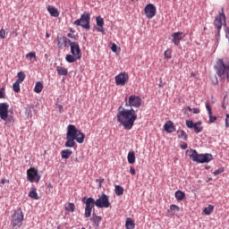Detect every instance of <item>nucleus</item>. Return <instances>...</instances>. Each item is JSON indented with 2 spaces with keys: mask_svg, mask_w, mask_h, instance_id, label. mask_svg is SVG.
<instances>
[{
  "mask_svg": "<svg viewBox=\"0 0 229 229\" xmlns=\"http://www.w3.org/2000/svg\"><path fill=\"white\" fill-rule=\"evenodd\" d=\"M125 106H130L131 109L120 106L116 118L124 130H131L137 121V112L134 108L142 106V98L137 95H131L129 98H125Z\"/></svg>",
  "mask_w": 229,
  "mask_h": 229,
  "instance_id": "1",
  "label": "nucleus"
},
{
  "mask_svg": "<svg viewBox=\"0 0 229 229\" xmlns=\"http://www.w3.org/2000/svg\"><path fill=\"white\" fill-rule=\"evenodd\" d=\"M76 142H78V144H83V142H85V134L78 130L75 125L69 124L67 126L64 146L65 148H74Z\"/></svg>",
  "mask_w": 229,
  "mask_h": 229,
  "instance_id": "2",
  "label": "nucleus"
},
{
  "mask_svg": "<svg viewBox=\"0 0 229 229\" xmlns=\"http://www.w3.org/2000/svg\"><path fill=\"white\" fill-rule=\"evenodd\" d=\"M24 223V213L22 209H16L11 216V227L12 229H19Z\"/></svg>",
  "mask_w": 229,
  "mask_h": 229,
  "instance_id": "3",
  "label": "nucleus"
},
{
  "mask_svg": "<svg viewBox=\"0 0 229 229\" xmlns=\"http://www.w3.org/2000/svg\"><path fill=\"white\" fill-rule=\"evenodd\" d=\"M215 69L219 78H221L222 80H225V78H226L227 81H229V64H225L223 60L219 59L216 62Z\"/></svg>",
  "mask_w": 229,
  "mask_h": 229,
  "instance_id": "4",
  "label": "nucleus"
},
{
  "mask_svg": "<svg viewBox=\"0 0 229 229\" xmlns=\"http://www.w3.org/2000/svg\"><path fill=\"white\" fill-rule=\"evenodd\" d=\"M190 158L193 162H197L198 164H208L212 160V155L210 154H198L196 150H191Z\"/></svg>",
  "mask_w": 229,
  "mask_h": 229,
  "instance_id": "5",
  "label": "nucleus"
},
{
  "mask_svg": "<svg viewBox=\"0 0 229 229\" xmlns=\"http://www.w3.org/2000/svg\"><path fill=\"white\" fill-rule=\"evenodd\" d=\"M8 108H10V105L0 103V119L5 121L6 124H13L15 118L12 115H8Z\"/></svg>",
  "mask_w": 229,
  "mask_h": 229,
  "instance_id": "6",
  "label": "nucleus"
},
{
  "mask_svg": "<svg viewBox=\"0 0 229 229\" xmlns=\"http://www.w3.org/2000/svg\"><path fill=\"white\" fill-rule=\"evenodd\" d=\"M81 201L85 205L84 217L89 218L92 216V210H94V207H96V199L92 197L88 199L87 197H84Z\"/></svg>",
  "mask_w": 229,
  "mask_h": 229,
  "instance_id": "7",
  "label": "nucleus"
},
{
  "mask_svg": "<svg viewBox=\"0 0 229 229\" xmlns=\"http://www.w3.org/2000/svg\"><path fill=\"white\" fill-rule=\"evenodd\" d=\"M73 24L75 26H81L84 30H90V13L84 12L80 19H77Z\"/></svg>",
  "mask_w": 229,
  "mask_h": 229,
  "instance_id": "8",
  "label": "nucleus"
},
{
  "mask_svg": "<svg viewBox=\"0 0 229 229\" xmlns=\"http://www.w3.org/2000/svg\"><path fill=\"white\" fill-rule=\"evenodd\" d=\"M40 178L42 177L38 174V169L30 167L27 170V180L30 182V183H38Z\"/></svg>",
  "mask_w": 229,
  "mask_h": 229,
  "instance_id": "9",
  "label": "nucleus"
},
{
  "mask_svg": "<svg viewBox=\"0 0 229 229\" xmlns=\"http://www.w3.org/2000/svg\"><path fill=\"white\" fill-rule=\"evenodd\" d=\"M223 22L225 25L226 24V15L225 14V8L222 7L221 12L219 13V15L216 17L214 21V26L217 30V33L221 31V28H223Z\"/></svg>",
  "mask_w": 229,
  "mask_h": 229,
  "instance_id": "10",
  "label": "nucleus"
},
{
  "mask_svg": "<svg viewBox=\"0 0 229 229\" xmlns=\"http://www.w3.org/2000/svg\"><path fill=\"white\" fill-rule=\"evenodd\" d=\"M110 205V198L105 193H102V195L95 200V206H97L98 208H108Z\"/></svg>",
  "mask_w": 229,
  "mask_h": 229,
  "instance_id": "11",
  "label": "nucleus"
},
{
  "mask_svg": "<svg viewBox=\"0 0 229 229\" xmlns=\"http://www.w3.org/2000/svg\"><path fill=\"white\" fill-rule=\"evenodd\" d=\"M114 80L116 85H121V87H124V85L128 83L130 76L126 72H120L118 75L115 76Z\"/></svg>",
  "mask_w": 229,
  "mask_h": 229,
  "instance_id": "12",
  "label": "nucleus"
},
{
  "mask_svg": "<svg viewBox=\"0 0 229 229\" xmlns=\"http://www.w3.org/2000/svg\"><path fill=\"white\" fill-rule=\"evenodd\" d=\"M145 15L148 19H153L157 15V7L153 4H148L144 9Z\"/></svg>",
  "mask_w": 229,
  "mask_h": 229,
  "instance_id": "13",
  "label": "nucleus"
},
{
  "mask_svg": "<svg viewBox=\"0 0 229 229\" xmlns=\"http://www.w3.org/2000/svg\"><path fill=\"white\" fill-rule=\"evenodd\" d=\"M70 51L76 58H81V49L80 48V44H78V42H72L71 44Z\"/></svg>",
  "mask_w": 229,
  "mask_h": 229,
  "instance_id": "14",
  "label": "nucleus"
},
{
  "mask_svg": "<svg viewBox=\"0 0 229 229\" xmlns=\"http://www.w3.org/2000/svg\"><path fill=\"white\" fill-rule=\"evenodd\" d=\"M71 44H72V42L66 37H57L58 47H63L64 46V47H69V46L71 47Z\"/></svg>",
  "mask_w": 229,
  "mask_h": 229,
  "instance_id": "15",
  "label": "nucleus"
},
{
  "mask_svg": "<svg viewBox=\"0 0 229 229\" xmlns=\"http://www.w3.org/2000/svg\"><path fill=\"white\" fill-rule=\"evenodd\" d=\"M172 38V42H174V46H180V42L183 40V32H174Z\"/></svg>",
  "mask_w": 229,
  "mask_h": 229,
  "instance_id": "16",
  "label": "nucleus"
},
{
  "mask_svg": "<svg viewBox=\"0 0 229 229\" xmlns=\"http://www.w3.org/2000/svg\"><path fill=\"white\" fill-rule=\"evenodd\" d=\"M90 221L93 222V226H95L96 228H99V225H101V221H103V217L96 215V212H93Z\"/></svg>",
  "mask_w": 229,
  "mask_h": 229,
  "instance_id": "17",
  "label": "nucleus"
},
{
  "mask_svg": "<svg viewBox=\"0 0 229 229\" xmlns=\"http://www.w3.org/2000/svg\"><path fill=\"white\" fill-rule=\"evenodd\" d=\"M96 21L98 26L97 31H98L99 33H105V30L103 29V26H105V20L100 16H98L96 18Z\"/></svg>",
  "mask_w": 229,
  "mask_h": 229,
  "instance_id": "18",
  "label": "nucleus"
},
{
  "mask_svg": "<svg viewBox=\"0 0 229 229\" xmlns=\"http://www.w3.org/2000/svg\"><path fill=\"white\" fill-rule=\"evenodd\" d=\"M165 131L167 133H173V131H176V127H174V123L172 121H167L164 125Z\"/></svg>",
  "mask_w": 229,
  "mask_h": 229,
  "instance_id": "19",
  "label": "nucleus"
},
{
  "mask_svg": "<svg viewBox=\"0 0 229 229\" xmlns=\"http://www.w3.org/2000/svg\"><path fill=\"white\" fill-rule=\"evenodd\" d=\"M47 10L52 17H60V13L58 12V9H56V7L53 5H47Z\"/></svg>",
  "mask_w": 229,
  "mask_h": 229,
  "instance_id": "20",
  "label": "nucleus"
},
{
  "mask_svg": "<svg viewBox=\"0 0 229 229\" xmlns=\"http://www.w3.org/2000/svg\"><path fill=\"white\" fill-rule=\"evenodd\" d=\"M126 229H135V220L133 218L128 217L125 221Z\"/></svg>",
  "mask_w": 229,
  "mask_h": 229,
  "instance_id": "21",
  "label": "nucleus"
},
{
  "mask_svg": "<svg viewBox=\"0 0 229 229\" xmlns=\"http://www.w3.org/2000/svg\"><path fill=\"white\" fill-rule=\"evenodd\" d=\"M56 72H57V74H59V76H67L68 74L67 68L62 67V66H57Z\"/></svg>",
  "mask_w": 229,
  "mask_h": 229,
  "instance_id": "22",
  "label": "nucleus"
},
{
  "mask_svg": "<svg viewBox=\"0 0 229 229\" xmlns=\"http://www.w3.org/2000/svg\"><path fill=\"white\" fill-rule=\"evenodd\" d=\"M29 198L31 199H39L38 193H37V188H31L30 191L29 192Z\"/></svg>",
  "mask_w": 229,
  "mask_h": 229,
  "instance_id": "23",
  "label": "nucleus"
},
{
  "mask_svg": "<svg viewBox=\"0 0 229 229\" xmlns=\"http://www.w3.org/2000/svg\"><path fill=\"white\" fill-rule=\"evenodd\" d=\"M175 198L177 201H183L185 199V192L182 191H175Z\"/></svg>",
  "mask_w": 229,
  "mask_h": 229,
  "instance_id": "24",
  "label": "nucleus"
},
{
  "mask_svg": "<svg viewBox=\"0 0 229 229\" xmlns=\"http://www.w3.org/2000/svg\"><path fill=\"white\" fill-rule=\"evenodd\" d=\"M43 89H44V85L42 84V82L38 81L35 84L34 92H36V94H40Z\"/></svg>",
  "mask_w": 229,
  "mask_h": 229,
  "instance_id": "25",
  "label": "nucleus"
},
{
  "mask_svg": "<svg viewBox=\"0 0 229 229\" xmlns=\"http://www.w3.org/2000/svg\"><path fill=\"white\" fill-rule=\"evenodd\" d=\"M71 155H72V151L69 149L62 150L61 152L62 158H65L66 160L71 157Z\"/></svg>",
  "mask_w": 229,
  "mask_h": 229,
  "instance_id": "26",
  "label": "nucleus"
},
{
  "mask_svg": "<svg viewBox=\"0 0 229 229\" xmlns=\"http://www.w3.org/2000/svg\"><path fill=\"white\" fill-rule=\"evenodd\" d=\"M127 160L129 164H135V152H129L127 156Z\"/></svg>",
  "mask_w": 229,
  "mask_h": 229,
  "instance_id": "27",
  "label": "nucleus"
},
{
  "mask_svg": "<svg viewBox=\"0 0 229 229\" xmlns=\"http://www.w3.org/2000/svg\"><path fill=\"white\" fill-rule=\"evenodd\" d=\"M81 58H78L76 56H74L73 55H67L65 57L66 62H68L69 64H74V62H76V60H80Z\"/></svg>",
  "mask_w": 229,
  "mask_h": 229,
  "instance_id": "28",
  "label": "nucleus"
},
{
  "mask_svg": "<svg viewBox=\"0 0 229 229\" xmlns=\"http://www.w3.org/2000/svg\"><path fill=\"white\" fill-rule=\"evenodd\" d=\"M193 129L196 133H201V131H203V127H201V122H197L193 125Z\"/></svg>",
  "mask_w": 229,
  "mask_h": 229,
  "instance_id": "29",
  "label": "nucleus"
},
{
  "mask_svg": "<svg viewBox=\"0 0 229 229\" xmlns=\"http://www.w3.org/2000/svg\"><path fill=\"white\" fill-rule=\"evenodd\" d=\"M18 79L16 80V81L22 83V81H24V80H26V74L24 73V72H19L17 73Z\"/></svg>",
  "mask_w": 229,
  "mask_h": 229,
  "instance_id": "30",
  "label": "nucleus"
},
{
  "mask_svg": "<svg viewBox=\"0 0 229 229\" xmlns=\"http://www.w3.org/2000/svg\"><path fill=\"white\" fill-rule=\"evenodd\" d=\"M203 212L206 214V216H210V214L214 212V206L208 205V207L204 208Z\"/></svg>",
  "mask_w": 229,
  "mask_h": 229,
  "instance_id": "31",
  "label": "nucleus"
},
{
  "mask_svg": "<svg viewBox=\"0 0 229 229\" xmlns=\"http://www.w3.org/2000/svg\"><path fill=\"white\" fill-rule=\"evenodd\" d=\"M115 194L116 196H123V194H124V188L116 185L115 186Z\"/></svg>",
  "mask_w": 229,
  "mask_h": 229,
  "instance_id": "32",
  "label": "nucleus"
},
{
  "mask_svg": "<svg viewBox=\"0 0 229 229\" xmlns=\"http://www.w3.org/2000/svg\"><path fill=\"white\" fill-rule=\"evenodd\" d=\"M13 90L16 93L18 92H21V82L19 81H15L13 84Z\"/></svg>",
  "mask_w": 229,
  "mask_h": 229,
  "instance_id": "33",
  "label": "nucleus"
},
{
  "mask_svg": "<svg viewBox=\"0 0 229 229\" xmlns=\"http://www.w3.org/2000/svg\"><path fill=\"white\" fill-rule=\"evenodd\" d=\"M178 139H182V140H187V132L184 131H177Z\"/></svg>",
  "mask_w": 229,
  "mask_h": 229,
  "instance_id": "34",
  "label": "nucleus"
},
{
  "mask_svg": "<svg viewBox=\"0 0 229 229\" xmlns=\"http://www.w3.org/2000/svg\"><path fill=\"white\" fill-rule=\"evenodd\" d=\"M26 58L27 60H30V62H31V60H37V54L35 52H30L26 55Z\"/></svg>",
  "mask_w": 229,
  "mask_h": 229,
  "instance_id": "35",
  "label": "nucleus"
},
{
  "mask_svg": "<svg viewBox=\"0 0 229 229\" xmlns=\"http://www.w3.org/2000/svg\"><path fill=\"white\" fill-rule=\"evenodd\" d=\"M66 210H68V212H74V210H76V206L74 203H69L66 207Z\"/></svg>",
  "mask_w": 229,
  "mask_h": 229,
  "instance_id": "36",
  "label": "nucleus"
},
{
  "mask_svg": "<svg viewBox=\"0 0 229 229\" xmlns=\"http://www.w3.org/2000/svg\"><path fill=\"white\" fill-rule=\"evenodd\" d=\"M170 210H172L173 212H180V207H178L177 205L172 204L170 206Z\"/></svg>",
  "mask_w": 229,
  "mask_h": 229,
  "instance_id": "37",
  "label": "nucleus"
},
{
  "mask_svg": "<svg viewBox=\"0 0 229 229\" xmlns=\"http://www.w3.org/2000/svg\"><path fill=\"white\" fill-rule=\"evenodd\" d=\"M0 38L2 39L6 38V30H4V29L0 30Z\"/></svg>",
  "mask_w": 229,
  "mask_h": 229,
  "instance_id": "38",
  "label": "nucleus"
},
{
  "mask_svg": "<svg viewBox=\"0 0 229 229\" xmlns=\"http://www.w3.org/2000/svg\"><path fill=\"white\" fill-rule=\"evenodd\" d=\"M194 122H192V121H191V120H187L186 121V126H187V128H191V129H192V128H194Z\"/></svg>",
  "mask_w": 229,
  "mask_h": 229,
  "instance_id": "39",
  "label": "nucleus"
},
{
  "mask_svg": "<svg viewBox=\"0 0 229 229\" xmlns=\"http://www.w3.org/2000/svg\"><path fill=\"white\" fill-rule=\"evenodd\" d=\"M103 182H105V179H96V182L98 183V189H101L103 187Z\"/></svg>",
  "mask_w": 229,
  "mask_h": 229,
  "instance_id": "40",
  "label": "nucleus"
},
{
  "mask_svg": "<svg viewBox=\"0 0 229 229\" xmlns=\"http://www.w3.org/2000/svg\"><path fill=\"white\" fill-rule=\"evenodd\" d=\"M165 58H172V55H171V49H167L166 51H165Z\"/></svg>",
  "mask_w": 229,
  "mask_h": 229,
  "instance_id": "41",
  "label": "nucleus"
},
{
  "mask_svg": "<svg viewBox=\"0 0 229 229\" xmlns=\"http://www.w3.org/2000/svg\"><path fill=\"white\" fill-rule=\"evenodd\" d=\"M206 108H207L208 115H212V107H210V104H208V102H207V104H206Z\"/></svg>",
  "mask_w": 229,
  "mask_h": 229,
  "instance_id": "42",
  "label": "nucleus"
},
{
  "mask_svg": "<svg viewBox=\"0 0 229 229\" xmlns=\"http://www.w3.org/2000/svg\"><path fill=\"white\" fill-rule=\"evenodd\" d=\"M225 169L224 168H218L217 170H216L213 174L215 176H217V174H221V173H224Z\"/></svg>",
  "mask_w": 229,
  "mask_h": 229,
  "instance_id": "43",
  "label": "nucleus"
},
{
  "mask_svg": "<svg viewBox=\"0 0 229 229\" xmlns=\"http://www.w3.org/2000/svg\"><path fill=\"white\" fill-rule=\"evenodd\" d=\"M209 115V123H216V121H217V117L214 116L212 114H208Z\"/></svg>",
  "mask_w": 229,
  "mask_h": 229,
  "instance_id": "44",
  "label": "nucleus"
},
{
  "mask_svg": "<svg viewBox=\"0 0 229 229\" xmlns=\"http://www.w3.org/2000/svg\"><path fill=\"white\" fill-rule=\"evenodd\" d=\"M111 50L113 51V53H117V45H115V43L112 44Z\"/></svg>",
  "mask_w": 229,
  "mask_h": 229,
  "instance_id": "45",
  "label": "nucleus"
},
{
  "mask_svg": "<svg viewBox=\"0 0 229 229\" xmlns=\"http://www.w3.org/2000/svg\"><path fill=\"white\" fill-rule=\"evenodd\" d=\"M4 88L0 89V99H4Z\"/></svg>",
  "mask_w": 229,
  "mask_h": 229,
  "instance_id": "46",
  "label": "nucleus"
},
{
  "mask_svg": "<svg viewBox=\"0 0 229 229\" xmlns=\"http://www.w3.org/2000/svg\"><path fill=\"white\" fill-rule=\"evenodd\" d=\"M57 108H58L60 114H62V112H64V106L57 105Z\"/></svg>",
  "mask_w": 229,
  "mask_h": 229,
  "instance_id": "47",
  "label": "nucleus"
},
{
  "mask_svg": "<svg viewBox=\"0 0 229 229\" xmlns=\"http://www.w3.org/2000/svg\"><path fill=\"white\" fill-rule=\"evenodd\" d=\"M130 173H131V174L135 175L136 172H135V168H133V166L130 167Z\"/></svg>",
  "mask_w": 229,
  "mask_h": 229,
  "instance_id": "48",
  "label": "nucleus"
},
{
  "mask_svg": "<svg viewBox=\"0 0 229 229\" xmlns=\"http://www.w3.org/2000/svg\"><path fill=\"white\" fill-rule=\"evenodd\" d=\"M1 183H2L3 185H4V183H10V180H8V179H2V180H1Z\"/></svg>",
  "mask_w": 229,
  "mask_h": 229,
  "instance_id": "49",
  "label": "nucleus"
},
{
  "mask_svg": "<svg viewBox=\"0 0 229 229\" xmlns=\"http://www.w3.org/2000/svg\"><path fill=\"white\" fill-rule=\"evenodd\" d=\"M225 126H226L227 128H229V114L226 115Z\"/></svg>",
  "mask_w": 229,
  "mask_h": 229,
  "instance_id": "50",
  "label": "nucleus"
},
{
  "mask_svg": "<svg viewBox=\"0 0 229 229\" xmlns=\"http://www.w3.org/2000/svg\"><path fill=\"white\" fill-rule=\"evenodd\" d=\"M191 112H192L193 114H199V109H198V108H192Z\"/></svg>",
  "mask_w": 229,
  "mask_h": 229,
  "instance_id": "51",
  "label": "nucleus"
},
{
  "mask_svg": "<svg viewBox=\"0 0 229 229\" xmlns=\"http://www.w3.org/2000/svg\"><path fill=\"white\" fill-rule=\"evenodd\" d=\"M67 37H68L69 38H76L74 37V34H72V33H68V34H67Z\"/></svg>",
  "mask_w": 229,
  "mask_h": 229,
  "instance_id": "52",
  "label": "nucleus"
},
{
  "mask_svg": "<svg viewBox=\"0 0 229 229\" xmlns=\"http://www.w3.org/2000/svg\"><path fill=\"white\" fill-rule=\"evenodd\" d=\"M182 149H187V143H184L181 146Z\"/></svg>",
  "mask_w": 229,
  "mask_h": 229,
  "instance_id": "53",
  "label": "nucleus"
},
{
  "mask_svg": "<svg viewBox=\"0 0 229 229\" xmlns=\"http://www.w3.org/2000/svg\"><path fill=\"white\" fill-rule=\"evenodd\" d=\"M49 37H51V34L50 33H46V38H49Z\"/></svg>",
  "mask_w": 229,
  "mask_h": 229,
  "instance_id": "54",
  "label": "nucleus"
},
{
  "mask_svg": "<svg viewBox=\"0 0 229 229\" xmlns=\"http://www.w3.org/2000/svg\"><path fill=\"white\" fill-rule=\"evenodd\" d=\"M186 108H187V110H189V112H192V107L187 106Z\"/></svg>",
  "mask_w": 229,
  "mask_h": 229,
  "instance_id": "55",
  "label": "nucleus"
},
{
  "mask_svg": "<svg viewBox=\"0 0 229 229\" xmlns=\"http://www.w3.org/2000/svg\"><path fill=\"white\" fill-rule=\"evenodd\" d=\"M191 78H195V77H196V73L191 72Z\"/></svg>",
  "mask_w": 229,
  "mask_h": 229,
  "instance_id": "56",
  "label": "nucleus"
},
{
  "mask_svg": "<svg viewBox=\"0 0 229 229\" xmlns=\"http://www.w3.org/2000/svg\"><path fill=\"white\" fill-rule=\"evenodd\" d=\"M159 87L162 88V87H164V85H163L162 83H160V84H159Z\"/></svg>",
  "mask_w": 229,
  "mask_h": 229,
  "instance_id": "57",
  "label": "nucleus"
}]
</instances>
